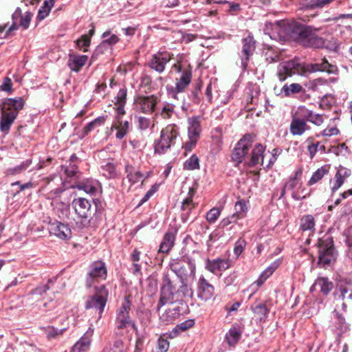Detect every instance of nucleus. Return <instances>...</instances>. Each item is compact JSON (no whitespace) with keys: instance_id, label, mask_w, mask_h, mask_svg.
Instances as JSON below:
<instances>
[{"instance_id":"1","label":"nucleus","mask_w":352,"mask_h":352,"mask_svg":"<svg viewBox=\"0 0 352 352\" xmlns=\"http://www.w3.org/2000/svg\"><path fill=\"white\" fill-rule=\"evenodd\" d=\"M322 72L328 74H336L338 68L336 65L329 63L323 58L320 63L306 64L299 58L280 63L277 68V76L280 81H285L294 75L306 76L308 74Z\"/></svg>"},{"instance_id":"2","label":"nucleus","mask_w":352,"mask_h":352,"mask_svg":"<svg viewBox=\"0 0 352 352\" xmlns=\"http://www.w3.org/2000/svg\"><path fill=\"white\" fill-rule=\"evenodd\" d=\"M284 30L287 36L305 47L312 48L327 47L326 41L316 35L318 31L316 28L293 21L285 24Z\"/></svg>"},{"instance_id":"3","label":"nucleus","mask_w":352,"mask_h":352,"mask_svg":"<svg viewBox=\"0 0 352 352\" xmlns=\"http://www.w3.org/2000/svg\"><path fill=\"white\" fill-rule=\"evenodd\" d=\"M179 135V127L175 124L167 125L161 131L160 138L155 142V152L165 153L173 145Z\"/></svg>"},{"instance_id":"4","label":"nucleus","mask_w":352,"mask_h":352,"mask_svg":"<svg viewBox=\"0 0 352 352\" xmlns=\"http://www.w3.org/2000/svg\"><path fill=\"white\" fill-rule=\"evenodd\" d=\"M131 306V302L129 300V296H125L120 307L116 310V325L118 329H124L131 327L135 331L138 332V327L129 315Z\"/></svg>"},{"instance_id":"5","label":"nucleus","mask_w":352,"mask_h":352,"mask_svg":"<svg viewBox=\"0 0 352 352\" xmlns=\"http://www.w3.org/2000/svg\"><path fill=\"white\" fill-rule=\"evenodd\" d=\"M170 270L183 283L189 276H195L196 265L195 261L189 257L176 260L170 264Z\"/></svg>"},{"instance_id":"6","label":"nucleus","mask_w":352,"mask_h":352,"mask_svg":"<svg viewBox=\"0 0 352 352\" xmlns=\"http://www.w3.org/2000/svg\"><path fill=\"white\" fill-rule=\"evenodd\" d=\"M109 296V292L104 285L95 287L94 294L89 297L85 303V308L93 309L98 312L99 318L104 311Z\"/></svg>"},{"instance_id":"7","label":"nucleus","mask_w":352,"mask_h":352,"mask_svg":"<svg viewBox=\"0 0 352 352\" xmlns=\"http://www.w3.org/2000/svg\"><path fill=\"white\" fill-rule=\"evenodd\" d=\"M179 291L176 289L172 281L168 276H165L162 280L160 289V296L157 305V311L167 304H173L178 300Z\"/></svg>"},{"instance_id":"8","label":"nucleus","mask_w":352,"mask_h":352,"mask_svg":"<svg viewBox=\"0 0 352 352\" xmlns=\"http://www.w3.org/2000/svg\"><path fill=\"white\" fill-rule=\"evenodd\" d=\"M107 275V270L104 262L98 261L92 263L87 276V287H91L95 280L106 279Z\"/></svg>"},{"instance_id":"9","label":"nucleus","mask_w":352,"mask_h":352,"mask_svg":"<svg viewBox=\"0 0 352 352\" xmlns=\"http://www.w3.org/2000/svg\"><path fill=\"white\" fill-rule=\"evenodd\" d=\"M241 45V50L239 55L241 58L242 68L245 70L248 67L250 57L255 52L256 41L253 36L250 34L242 38Z\"/></svg>"},{"instance_id":"10","label":"nucleus","mask_w":352,"mask_h":352,"mask_svg":"<svg viewBox=\"0 0 352 352\" xmlns=\"http://www.w3.org/2000/svg\"><path fill=\"white\" fill-rule=\"evenodd\" d=\"M253 143V136L250 134L245 135L236 144L232 155L233 161L241 163L248 154Z\"/></svg>"},{"instance_id":"11","label":"nucleus","mask_w":352,"mask_h":352,"mask_svg":"<svg viewBox=\"0 0 352 352\" xmlns=\"http://www.w3.org/2000/svg\"><path fill=\"white\" fill-rule=\"evenodd\" d=\"M173 54L166 51L158 52L152 55L148 63V67L161 74L165 70L166 64L173 58Z\"/></svg>"},{"instance_id":"12","label":"nucleus","mask_w":352,"mask_h":352,"mask_svg":"<svg viewBox=\"0 0 352 352\" xmlns=\"http://www.w3.org/2000/svg\"><path fill=\"white\" fill-rule=\"evenodd\" d=\"M196 292L199 299L206 302L213 297L214 288L204 276H201L197 283Z\"/></svg>"},{"instance_id":"13","label":"nucleus","mask_w":352,"mask_h":352,"mask_svg":"<svg viewBox=\"0 0 352 352\" xmlns=\"http://www.w3.org/2000/svg\"><path fill=\"white\" fill-rule=\"evenodd\" d=\"M72 206L79 218L87 219L91 214V204L89 200L78 197L72 201Z\"/></svg>"},{"instance_id":"14","label":"nucleus","mask_w":352,"mask_h":352,"mask_svg":"<svg viewBox=\"0 0 352 352\" xmlns=\"http://www.w3.org/2000/svg\"><path fill=\"white\" fill-rule=\"evenodd\" d=\"M157 97L154 95L138 96L135 101V108L144 113H151L155 110L157 104Z\"/></svg>"},{"instance_id":"15","label":"nucleus","mask_w":352,"mask_h":352,"mask_svg":"<svg viewBox=\"0 0 352 352\" xmlns=\"http://www.w3.org/2000/svg\"><path fill=\"white\" fill-rule=\"evenodd\" d=\"M192 80V71L190 68L185 69L179 78L175 79V87L173 88L174 94L184 92ZM175 98V95L174 96Z\"/></svg>"},{"instance_id":"16","label":"nucleus","mask_w":352,"mask_h":352,"mask_svg":"<svg viewBox=\"0 0 352 352\" xmlns=\"http://www.w3.org/2000/svg\"><path fill=\"white\" fill-rule=\"evenodd\" d=\"M32 16V14L28 12H25L24 15H22L21 10L19 8H17L12 14V19L14 21L13 23L12 24L11 26L9 27L6 32V34L18 28L16 23V20L19 17H21L20 25L22 26L24 29H27L30 25Z\"/></svg>"},{"instance_id":"17","label":"nucleus","mask_w":352,"mask_h":352,"mask_svg":"<svg viewBox=\"0 0 352 352\" xmlns=\"http://www.w3.org/2000/svg\"><path fill=\"white\" fill-rule=\"evenodd\" d=\"M94 330L89 328L73 346L70 352H86L89 349Z\"/></svg>"},{"instance_id":"18","label":"nucleus","mask_w":352,"mask_h":352,"mask_svg":"<svg viewBox=\"0 0 352 352\" xmlns=\"http://www.w3.org/2000/svg\"><path fill=\"white\" fill-rule=\"evenodd\" d=\"M230 266L229 260L223 258L208 259L206 268L214 274L228 269Z\"/></svg>"},{"instance_id":"19","label":"nucleus","mask_w":352,"mask_h":352,"mask_svg":"<svg viewBox=\"0 0 352 352\" xmlns=\"http://www.w3.org/2000/svg\"><path fill=\"white\" fill-rule=\"evenodd\" d=\"M50 232L62 239H67L71 237L72 231L69 226L60 222H56L50 226Z\"/></svg>"},{"instance_id":"20","label":"nucleus","mask_w":352,"mask_h":352,"mask_svg":"<svg viewBox=\"0 0 352 352\" xmlns=\"http://www.w3.org/2000/svg\"><path fill=\"white\" fill-rule=\"evenodd\" d=\"M25 100L21 97L17 98H7L3 102L1 109L6 110L8 112L15 111L17 116L19 111L23 108Z\"/></svg>"},{"instance_id":"21","label":"nucleus","mask_w":352,"mask_h":352,"mask_svg":"<svg viewBox=\"0 0 352 352\" xmlns=\"http://www.w3.org/2000/svg\"><path fill=\"white\" fill-rule=\"evenodd\" d=\"M16 116L15 111L8 112V111L1 109L0 130L6 134L8 133Z\"/></svg>"},{"instance_id":"22","label":"nucleus","mask_w":352,"mask_h":352,"mask_svg":"<svg viewBox=\"0 0 352 352\" xmlns=\"http://www.w3.org/2000/svg\"><path fill=\"white\" fill-rule=\"evenodd\" d=\"M351 171L345 167H340L335 175V181L331 187V191L335 192L344 184V180L351 175Z\"/></svg>"},{"instance_id":"23","label":"nucleus","mask_w":352,"mask_h":352,"mask_svg":"<svg viewBox=\"0 0 352 352\" xmlns=\"http://www.w3.org/2000/svg\"><path fill=\"white\" fill-rule=\"evenodd\" d=\"M289 129L290 133L293 135H301L306 131L309 129V126L304 120L299 118H293L290 124Z\"/></svg>"},{"instance_id":"24","label":"nucleus","mask_w":352,"mask_h":352,"mask_svg":"<svg viewBox=\"0 0 352 352\" xmlns=\"http://www.w3.org/2000/svg\"><path fill=\"white\" fill-rule=\"evenodd\" d=\"M192 190H190L189 196L185 198L182 202L181 206V218L183 222H186L188 219V215L192 211V209L195 208V204L193 203L192 200V195L190 193Z\"/></svg>"},{"instance_id":"25","label":"nucleus","mask_w":352,"mask_h":352,"mask_svg":"<svg viewBox=\"0 0 352 352\" xmlns=\"http://www.w3.org/2000/svg\"><path fill=\"white\" fill-rule=\"evenodd\" d=\"M188 137L199 139L201 127L198 117H190L188 119Z\"/></svg>"},{"instance_id":"26","label":"nucleus","mask_w":352,"mask_h":352,"mask_svg":"<svg viewBox=\"0 0 352 352\" xmlns=\"http://www.w3.org/2000/svg\"><path fill=\"white\" fill-rule=\"evenodd\" d=\"M242 330L237 325L232 326L226 335V340L230 346H234L241 338Z\"/></svg>"},{"instance_id":"27","label":"nucleus","mask_w":352,"mask_h":352,"mask_svg":"<svg viewBox=\"0 0 352 352\" xmlns=\"http://www.w3.org/2000/svg\"><path fill=\"white\" fill-rule=\"evenodd\" d=\"M180 314L181 309L179 306H176L166 309L164 313L160 315V319L163 323L168 324L172 323Z\"/></svg>"},{"instance_id":"28","label":"nucleus","mask_w":352,"mask_h":352,"mask_svg":"<svg viewBox=\"0 0 352 352\" xmlns=\"http://www.w3.org/2000/svg\"><path fill=\"white\" fill-rule=\"evenodd\" d=\"M87 60V56L85 55H70L68 65L72 71L78 72L85 65Z\"/></svg>"},{"instance_id":"29","label":"nucleus","mask_w":352,"mask_h":352,"mask_svg":"<svg viewBox=\"0 0 352 352\" xmlns=\"http://www.w3.org/2000/svg\"><path fill=\"white\" fill-rule=\"evenodd\" d=\"M98 186L99 182L93 179H85L77 185L78 189L91 195H94L97 192Z\"/></svg>"},{"instance_id":"30","label":"nucleus","mask_w":352,"mask_h":352,"mask_svg":"<svg viewBox=\"0 0 352 352\" xmlns=\"http://www.w3.org/2000/svg\"><path fill=\"white\" fill-rule=\"evenodd\" d=\"M265 147L261 144H257L255 145L254 149L252 152V156L247 162L249 166H254L259 163L260 160L261 159L262 162L263 161V153L265 151Z\"/></svg>"},{"instance_id":"31","label":"nucleus","mask_w":352,"mask_h":352,"mask_svg":"<svg viewBox=\"0 0 352 352\" xmlns=\"http://www.w3.org/2000/svg\"><path fill=\"white\" fill-rule=\"evenodd\" d=\"M318 287L320 292L324 295H327L333 289V284L327 278L321 277L317 278L312 288Z\"/></svg>"},{"instance_id":"32","label":"nucleus","mask_w":352,"mask_h":352,"mask_svg":"<svg viewBox=\"0 0 352 352\" xmlns=\"http://www.w3.org/2000/svg\"><path fill=\"white\" fill-rule=\"evenodd\" d=\"M102 37L104 38L103 41L98 46L96 51L99 52L102 48L104 47L106 45H113L119 41V38L116 34H111L110 31L104 32Z\"/></svg>"},{"instance_id":"33","label":"nucleus","mask_w":352,"mask_h":352,"mask_svg":"<svg viewBox=\"0 0 352 352\" xmlns=\"http://www.w3.org/2000/svg\"><path fill=\"white\" fill-rule=\"evenodd\" d=\"M174 241V234L170 232L166 233L164 235L163 241L160 245L159 252L162 253H168L173 248Z\"/></svg>"},{"instance_id":"34","label":"nucleus","mask_w":352,"mask_h":352,"mask_svg":"<svg viewBox=\"0 0 352 352\" xmlns=\"http://www.w3.org/2000/svg\"><path fill=\"white\" fill-rule=\"evenodd\" d=\"M126 173H127V178L129 182L134 184L141 181L144 177L142 173L135 170L132 166H126Z\"/></svg>"},{"instance_id":"35","label":"nucleus","mask_w":352,"mask_h":352,"mask_svg":"<svg viewBox=\"0 0 352 352\" xmlns=\"http://www.w3.org/2000/svg\"><path fill=\"white\" fill-rule=\"evenodd\" d=\"M115 129L117 130L116 137V138L121 140L128 133L129 129V122L128 121H121L118 120V124H114L112 126L111 129Z\"/></svg>"},{"instance_id":"36","label":"nucleus","mask_w":352,"mask_h":352,"mask_svg":"<svg viewBox=\"0 0 352 352\" xmlns=\"http://www.w3.org/2000/svg\"><path fill=\"white\" fill-rule=\"evenodd\" d=\"M279 262L276 261L272 263L265 270H264L258 280H256V283L258 286H261L263 283L274 273L275 270L278 267Z\"/></svg>"},{"instance_id":"37","label":"nucleus","mask_w":352,"mask_h":352,"mask_svg":"<svg viewBox=\"0 0 352 352\" xmlns=\"http://www.w3.org/2000/svg\"><path fill=\"white\" fill-rule=\"evenodd\" d=\"M250 309L260 320L265 318L269 313L265 304L263 302H256L251 305Z\"/></svg>"},{"instance_id":"38","label":"nucleus","mask_w":352,"mask_h":352,"mask_svg":"<svg viewBox=\"0 0 352 352\" xmlns=\"http://www.w3.org/2000/svg\"><path fill=\"white\" fill-rule=\"evenodd\" d=\"M315 220L312 215L303 216L300 219V229L303 231H314Z\"/></svg>"},{"instance_id":"39","label":"nucleus","mask_w":352,"mask_h":352,"mask_svg":"<svg viewBox=\"0 0 352 352\" xmlns=\"http://www.w3.org/2000/svg\"><path fill=\"white\" fill-rule=\"evenodd\" d=\"M329 166H323L315 171L310 179L308 182V184L311 186L318 181H320L326 174L329 173Z\"/></svg>"},{"instance_id":"40","label":"nucleus","mask_w":352,"mask_h":352,"mask_svg":"<svg viewBox=\"0 0 352 352\" xmlns=\"http://www.w3.org/2000/svg\"><path fill=\"white\" fill-rule=\"evenodd\" d=\"M302 91V87L298 83H292L289 85H285L281 89L282 93H283L285 96H289L294 94H298Z\"/></svg>"},{"instance_id":"41","label":"nucleus","mask_w":352,"mask_h":352,"mask_svg":"<svg viewBox=\"0 0 352 352\" xmlns=\"http://www.w3.org/2000/svg\"><path fill=\"white\" fill-rule=\"evenodd\" d=\"M340 297L343 300H352V286L351 284H340L338 286Z\"/></svg>"},{"instance_id":"42","label":"nucleus","mask_w":352,"mask_h":352,"mask_svg":"<svg viewBox=\"0 0 352 352\" xmlns=\"http://www.w3.org/2000/svg\"><path fill=\"white\" fill-rule=\"evenodd\" d=\"M62 170L64 171L65 174L67 177L69 178H76L78 177V167L77 164H72V162H69V164H66L64 166H61Z\"/></svg>"},{"instance_id":"43","label":"nucleus","mask_w":352,"mask_h":352,"mask_svg":"<svg viewBox=\"0 0 352 352\" xmlns=\"http://www.w3.org/2000/svg\"><path fill=\"white\" fill-rule=\"evenodd\" d=\"M336 327L338 334H342L345 333L347 330H349V324L346 322L345 319L338 313L336 314Z\"/></svg>"},{"instance_id":"44","label":"nucleus","mask_w":352,"mask_h":352,"mask_svg":"<svg viewBox=\"0 0 352 352\" xmlns=\"http://www.w3.org/2000/svg\"><path fill=\"white\" fill-rule=\"evenodd\" d=\"M201 87L202 82L201 80H198L195 83L193 89L190 91V94H189L188 97L194 104H199L201 100L199 93Z\"/></svg>"},{"instance_id":"45","label":"nucleus","mask_w":352,"mask_h":352,"mask_svg":"<svg viewBox=\"0 0 352 352\" xmlns=\"http://www.w3.org/2000/svg\"><path fill=\"white\" fill-rule=\"evenodd\" d=\"M141 252L135 249L131 255V259L133 262V273L134 274H138L141 273V265L138 263L140 259Z\"/></svg>"},{"instance_id":"46","label":"nucleus","mask_w":352,"mask_h":352,"mask_svg":"<svg viewBox=\"0 0 352 352\" xmlns=\"http://www.w3.org/2000/svg\"><path fill=\"white\" fill-rule=\"evenodd\" d=\"M185 170H192L199 168V160L196 155H192L184 164Z\"/></svg>"},{"instance_id":"47","label":"nucleus","mask_w":352,"mask_h":352,"mask_svg":"<svg viewBox=\"0 0 352 352\" xmlns=\"http://www.w3.org/2000/svg\"><path fill=\"white\" fill-rule=\"evenodd\" d=\"M42 329L44 331L46 336L51 339L54 338L58 336L62 335L63 332L67 329V327H64L63 329H56L54 327L48 326L45 327H42Z\"/></svg>"},{"instance_id":"48","label":"nucleus","mask_w":352,"mask_h":352,"mask_svg":"<svg viewBox=\"0 0 352 352\" xmlns=\"http://www.w3.org/2000/svg\"><path fill=\"white\" fill-rule=\"evenodd\" d=\"M265 57L268 63H276L280 60V52L272 48H268L265 52Z\"/></svg>"},{"instance_id":"49","label":"nucleus","mask_w":352,"mask_h":352,"mask_svg":"<svg viewBox=\"0 0 352 352\" xmlns=\"http://www.w3.org/2000/svg\"><path fill=\"white\" fill-rule=\"evenodd\" d=\"M32 160H27L23 162L20 165L16 166L14 168H9L7 172L9 175H15L21 173L26 170L28 166L31 164Z\"/></svg>"},{"instance_id":"50","label":"nucleus","mask_w":352,"mask_h":352,"mask_svg":"<svg viewBox=\"0 0 352 352\" xmlns=\"http://www.w3.org/2000/svg\"><path fill=\"white\" fill-rule=\"evenodd\" d=\"M91 38L86 34L82 35L81 37L76 41L78 47L83 52H87L90 45Z\"/></svg>"},{"instance_id":"51","label":"nucleus","mask_w":352,"mask_h":352,"mask_svg":"<svg viewBox=\"0 0 352 352\" xmlns=\"http://www.w3.org/2000/svg\"><path fill=\"white\" fill-rule=\"evenodd\" d=\"M103 175L108 178L114 177L116 175V168L113 164L107 163L102 166Z\"/></svg>"},{"instance_id":"52","label":"nucleus","mask_w":352,"mask_h":352,"mask_svg":"<svg viewBox=\"0 0 352 352\" xmlns=\"http://www.w3.org/2000/svg\"><path fill=\"white\" fill-rule=\"evenodd\" d=\"M104 121H105V118L103 116L98 117V118H96L94 120L90 122L85 126L84 130H85V133H87L90 132L91 131H92L94 129V128L96 126H100V125L103 124L104 123Z\"/></svg>"},{"instance_id":"53","label":"nucleus","mask_w":352,"mask_h":352,"mask_svg":"<svg viewBox=\"0 0 352 352\" xmlns=\"http://www.w3.org/2000/svg\"><path fill=\"white\" fill-rule=\"evenodd\" d=\"M102 352H124V346L122 340H116L112 346L106 348Z\"/></svg>"},{"instance_id":"54","label":"nucleus","mask_w":352,"mask_h":352,"mask_svg":"<svg viewBox=\"0 0 352 352\" xmlns=\"http://www.w3.org/2000/svg\"><path fill=\"white\" fill-rule=\"evenodd\" d=\"M221 214V210L218 208H213L209 210V212L206 214V220L210 223H214L217 219L219 217Z\"/></svg>"},{"instance_id":"55","label":"nucleus","mask_w":352,"mask_h":352,"mask_svg":"<svg viewBox=\"0 0 352 352\" xmlns=\"http://www.w3.org/2000/svg\"><path fill=\"white\" fill-rule=\"evenodd\" d=\"M333 253H334V248L333 246L332 241L326 244L320 245V246L319 248V254L334 256Z\"/></svg>"},{"instance_id":"56","label":"nucleus","mask_w":352,"mask_h":352,"mask_svg":"<svg viewBox=\"0 0 352 352\" xmlns=\"http://www.w3.org/2000/svg\"><path fill=\"white\" fill-rule=\"evenodd\" d=\"M235 210L236 213L234 214H236V217L238 219L243 217L244 213L247 210V207L245 201L242 200L238 201L235 204Z\"/></svg>"},{"instance_id":"57","label":"nucleus","mask_w":352,"mask_h":352,"mask_svg":"<svg viewBox=\"0 0 352 352\" xmlns=\"http://www.w3.org/2000/svg\"><path fill=\"white\" fill-rule=\"evenodd\" d=\"M57 205L60 206L59 208H58L57 206H56V208L58 209V217L60 218H64L67 217L69 212V208L68 205L61 201L58 203Z\"/></svg>"},{"instance_id":"58","label":"nucleus","mask_w":352,"mask_h":352,"mask_svg":"<svg viewBox=\"0 0 352 352\" xmlns=\"http://www.w3.org/2000/svg\"><path fill=\"white\" fill-rule=\"evenodd\" d=\"M151 121L149 118L140 116L138 118V127L139 129L144 131L149 128Z\"/></svg>"},{"instance_id":"59","label":"nucleus","mask_w":352,"mask_h":352,"mask_svg":"<svg viewBox=\"0 0 352 352\" xmlns=\"http://www.w3.org/2000/svg\"><path fill=\"white\" fill-rule=\"evenodd\" d=\"M174 108L175 107L173 105H171L170 104H166L162 109L161 116L164 119L170 118L174 113Z\"/></svg>"},{"instance_id":"60","label":"nucleus","mask_w":352,"mask_h":352,"mask_svg":"<svg viewBox=\"0 0 352 352\" xmlns=\"http://www.w3.org/2000/svg\"><path fill=\"white\" fill-rule=\"evenodd\" d=\"M195 325L194 320L189 319L182 322V323L177 324L175 327L176 331H185L188 329L192 327Z\"/></svg>"},{"instance_id":"61","label":"nucleus","mask_w":352,"mask_h":352,"mask_svg":"<svg viewBox=\"0 0 352 352\" xmlns=\"http://www.w3.org/2000/svg\"><path fill=\"white\" fill-rule=\"evenodd\" d=\"M168 348L169 342L166 339L160 337L157 341V352H166Z\"/></svg>"},{"instance_id":"62","label":"nucleus","mask_w":352,"mask_h":352,"mask_svg":"<svg viewBox=\"0 0 352 352\" xmlns=\"http://www.w3.org/2000/svg\"><path fill=\"white\" fill-rule=\"evenodd\" d=\"M199 139L192 137H188V140L184 144L183 148L186 152H190L197 144Z\"/></svg>"},{"instance_id":"63","label":"nucleus","mask_w":352,"mask_h":352,"mask_svg":"<svg viewBox=\"0 0 352 352\" xmlns=\"http://www.w3.org/2000/svg\"><path fill=\"white\" fill-rule=\"evenodd\" d=\"M116 104H125L126 99V89H120L116 96Z\"/></svg>"},{"instance_id":"64","label":"nucleus","mask_w":352,"mask_h":352,"mask_svg":"<svg viewBox=\"0 0 352 352\" xmlns=\"http://www.w3.org/2000/svg\"><path fill=\"white\" fill-rule=\"evenodd\" d=\"M344 242L349 248L352 247V227L346 230L344 232Z\"/></svg>"}]
</instances>
